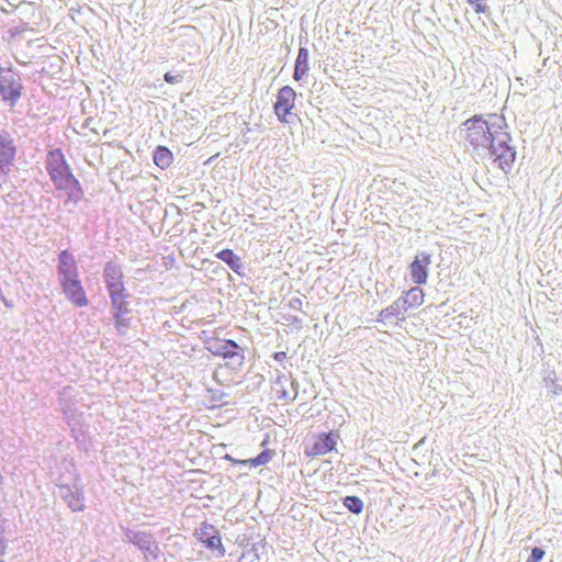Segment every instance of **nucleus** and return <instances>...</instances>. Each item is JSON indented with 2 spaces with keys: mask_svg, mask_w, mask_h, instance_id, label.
<instances>
[{
  "mask_svg": "<svg viewBox=\"0 0 562 562\" xmlns=\"http://www.w3.org/2000/svg\"><path fill=\"white\" fill-rule=\"evenodd\" d=\"M68 475L58 479L57 494L72 512H83L86 508L83 484L72 463L67 464Z\"/></svg>",
  "mask_w": 562,
  "mask_h": 562,
  "instance_id": "obj_3",
  "label": "nucleus"
},
{
  "mask_svg": "<svg viewBox=\"0 0 562 562\" xmlns=\"http://www.w3.org/2000/svg\"><path fill=\"white\" fill-rule=\"evenodd\" d=\"M272 357H273V359L276 361L281 362V361H283L286 358V352H284V351H277V352L273 353Z\"/></svg>",
  "mask_w": 562,
  "mask_h": 562,
  "instance_id": "obj_33",
  "label": "nucleus"
},
{
  "mask_svg": "<svg viewBox=\"0 0 562 562\" xmlns=\"http://www.w3.org/2000/svg\"><path fill=\"white\" fill-rule=\"evenodd\" d=\"M216 258L225 262L236 274L243 277L245 276V267L238 255H236L232 249L226 248L218 251Z\"/></svg>",
  "mask_w": 562,
  "mask_h": 562,
  "instance_id": "obj_16",
  "label": "nucleus"
},
{
  "mask_svg": "<svg viewBox=\"0 0 562 562\" xmlns=\"http://www.w3.org/2000/svg\"><path fill=\"white\" fill-rule=\"evenodd\" d=\"M337 441L333 432L318 434L311 445L305 446V454L307 457H317L326 454L335 449Z\"/></svg>",
  "mask_w": 562,
  "mask_h": 562,
  "instance_id": "obj_14",
  "label": "nucleus"
},
{
  "mask_svg": "<svg viewBox=\"0 0 562 562\" xmlns=\"http://www.w3.org/2000/svg\"><path fill=\"white\" fill-rule=\"evenodd\" d=\"M63 415L68 427L70 428V432L75 441L78 443H83L88 426L85 424L82 412H79L77 408H72Z\"/></svg>",
  "mask_w": 562,
  "mask_h": 562,
  "instance_id": "obj_15",
  "label": "nucleus"
},
{
  "mask_svg": "<svg viewBox=\"0 0 562 562\" xmlns=\"http://www.w3.org/2000/svg\"><path fill=\"white\" fill-rule=\"evenodd\" d=\"M431 263V256L428 252H418L409 265V274L414 283L426 284L428 279V267Z\"/></svg>",
  "mask_w": 562,
  "mask_h": 562,
  "instance_id": "obj_13",
  "label": "nucleus"
},
{
  "mask_svg": "<svg viewBox=\"0 0 562 562\" xmlns=\"http://www.w3.org/2000/svg\"><path fill=\"white\" fill-rule=\"evenodd\" d=\"M66 164L65 155L60 148H55L48 151L46 158V170L48 175L57 169L64 168V165Z\"/></svg>",
  "mask_w": 562,
  "mask_h": 562,
  "instance_id": "obj_21",
  "label": "nucleus"
},
{
  "mask_svg": "<svg viewBox=\"0 0 562 562\" xmlns=\"http://www.w3.org/2000/svg\"><path fill=\"white\" fill-rule=\"evenodd\" d=\"M195 536L205 548L215 551L216 557L222 558L225 555V548L222 544L220 531L211 524L203 522L201 527L195 530Z\"/></svg>",
  "mask_w": 562,
  "mask_h": 562,
  "instance_id": "obj_11",
  "label": "nucleus"
},
{
  "mask_svg": "<svg viewBox=\"0 0 562 562\" xmlns=\"http://www.w3.org/2000/svg\"><path fill=\"white\" fill-rule=\"evenodd\" d=\"M221 397H218V395H214L213 396V400H220Z\"/></svg>",
  "mask_w": 562,
  "mask_h": 562,
  "instance_id": "obj_37",
  "label": "nucleus"
},
{
  "mask_svg": "<svg viewBox=\"0 0 562 562\" xmlns=\"http://www.w3.org/2000/svg\"><path fill=\"white\" fill-rule=\"evenodd\" d=\"M57 402L63 414L69 412L72 408H77V400L74 393V387L70 385L64 386L58 393Z\"/></svg>",
  "mask_w": 562,
  "mask_h": 562,
  "instance_id": "obj_19",
  "label": "nucleus"
},
{
  "mask_svg": "<svg viewBox=\"0 0 562 562\" xmlns=\"http://www.w3.org/2000/svg\"><path fill=\"white\" fill-rule=\"evenodd\" d=\"M473 5H474V11L476 13H485L488 10V7L481 2H476Z\"/></svg>",
  "mask_w": 562,
  "mask_h": 562,
  "instance_id": "obj_31",
  "label": "nucleus"
},
{
  "mask_svg": "<svg viewBox=\"0 0 562 562\" xmlns=\"http://www.w3.org/2000/svg\"><path fill=\"white\" fill-rule=\"evenodd\" d=\"M0 297H1L2 302H3V304H4L7 307H12V306H13L12 302H11V301H9V300H7V299H5V296L1 295Z\"/></svg>",
  "mask_w": 562,
  "mask_h": 562,
  "instance_id": "obj_34",
  "label": "nucleus"
},
{
  "mask_svg": "<svg viewBox=\"0 0 562 562\" xmlns=\"http://www.w3.org/2000/svg\"><path fill=\"white\" fill-rule=\"evenodd\" d=\"M18 154L16 140L13 133L0 130V188L9 180Z\"/></svg>",
  "mask_w": 562,
  "mask_h": 562,
  "instance_id": "obj_5",
  "label": "nucleus"
},
{
  "mask_svg": "<svg viewBox=\"0 0 562 562\" xmlns=\"http://www.w3.org/2000/svg\"><path fill=\"white\" fill-rule=\"evenodd\" d=\"M289 379L285 374H278V376L273 381V390L277 393V398L280 401L290 400V393L285 387Z\"/></svg>",
  "mask_w": 562,
  "mask_h": 562,
  "instance_id": "obj_24",
  "label": "nucleus"
},
{
  "mask_svg": "<svg viewBox=\"0 0 562 562\" xmlns=\"http://www.w3.org/2000/svg\"><path fill=\"white\" fill-rule=\"evenodd\" d=\"M292 322H299V318L296 316L292 317Z\"/></svg>",
  "mask_w": 562,
  "mask_h": 562,
  "instance_id": "obj_36",
  "label": "nucleus"
},
{
  "mask_svg": "<svg viewBox=\"0 0 562 562\" xmlns=\"http://www.w3.org/2000/svg\"><path fill=\"white\" fill-rule=\"evenodd\" d=\"M56 272L58 284L66 299L76 307L87 306L89 300L80 280L78 263L68 249L58 254Z\"/></svg>",
  "mask_w": 562,
  "mask_h": 562,
  "instance_id": "obj_2",
  "label": "nucleus"
},
{
  "mask_svg": "<svg viewBox=\"0 0 562 562\" xmlns=\"http://www.w3.org/2000/svg\"><path fill=\"white\" fill-rule=\"evenodd\" d=\"M124 536L125 541L135 546L143 553L146 561L158 560L160 548L153 533L126 528Z\"/></svg>",
  "mask_w": 562,
  "mask_h": 562,
  "instance_id": "obj_8",
  "label": "nucleus"
},
{
  "mask_svg": "<svg viewBox=\"0 0 562 562\" xmlns=\"http://www.w3.org/2000/svg\"><path fill=\"white\" fill-rule=\"evenodd\" d=\"M542 381L544 387L549 390L553 395L562 394V381H559L557 372L549 367L542 371Z\"/></svg>",
  "mask_w": 562,
  "mask_h": 562,
  "instance_id": "obj_20",
  "label": "nucleus"
},
{
  "mask_svg": "<svg viewBox=\"0 0 562 562\" xmlns=\"http://www.w3.org/2000/svg\"><path fill=\"white\" fill-rule=\"evenodd\" d=\"M102 277L108 293L125 289L123 268L117 261H106L103 266Z\"/></svg>",
  "mask_w": 562,
  "mask_h": 562,
  "instance_id": "obj_12",
  "label": "nucleus"
},
{
  "mask_svg": "<svg viewBox=\"0 0 562 562\" xmlns=\"http://www.w3.org/2000/svg\"><path fill=\"white\" fill-rule=\"evenodd\" d=\"M407 308L420 306L424 303V292L420 288L415 286L406 292L404 296Z\"/></svg>",
  "mask_w": 562,
  "mask_h": 562,
  "instance_id": "obj_23",
  "label": "nucleus"
},
{
  "mask_svg": "<svg viewBox=\"0 0 562 562\" xmlns=\"http://www.w3.org/2000/svg\"><path fill=\"white\" fill-rule=\"evenodd\" d=\"M406 311H408V308L406 306V302L404 301V296H400L391 305H389L387 307L383 308L380 312L376 321L378 322L389 321L393 317L398 316L401 313L406 312Z\"/></svg>",
  "mask_w": 562,
  "mask_h": 562,
  "instance_id": "obj_18",
  "label": "nucleus"
},
{
  "mask_svg": "<svg viewBox=\"0 0 562 562\" xmlns=\"http://www.w3.org/2000/svg\"><path fill=\"white\" fill-rule=\"evenodd\" d=\"M213 356L224 359H238V364L244 362L245 356L243 348L233 339H215L209 342L206 348Z\"/></svg>",
  "mask_w": 562,
  "mask_h": 562,
  "instance_id": "obj_10",
  "label": "nucleus"
},
{
  "mask_svg": "<svg viewBox=\"0 0 562 562\" xmlns=\"http://www.w3.org/2000/svg\"><path fill=\"white\" fill-rule=\"evenodd\" d=\"M506 128L504 116H495V121L488 123L482 115H473L461 124V131L465 132L464 139L473 150L493 158V162L508 175L516 160V150L510 145L512 135Z\"/></svg>",
  "mask_w": 562,
  "mask_h": 562,
  "instance_id": "obj_1",
  "label": "nucleus"
},
{
  "mask_svg": "<svg viewBox=\"0 0 562 562\" xmlns=\"http://www.w3.org/2000/svg\"><path fill=\"white\" fill-rule=\"evenodd\" d=\"M153 160L160 169L168 168L173 161V154L166 146H157L153 154Z\"/></svg>",
  "mask_w": 562,
  "mask_h": 562,
  "instance_id": "obj_22",
  "label": "nucleus"
},
{
  "mask_svg": "<svg viewBox=\"0 0 562 562\" xmlns=\"http://www.w3.org/2000/svg\"><path fill=\"white\" fill-rule=\"evenodd\" d=\"M8 547L7 538L5 536L0 537V558L5 554V550Z\"/></svg>",
  "mask_w": 562,
  "mask_h": 562,
  "instance_id": "obj_32",
  "label": "nucleus"
},
{
  "mask_svg": "<svg viewBox=\"0 0 562 562\" xmlns=\"http://www.w3.org/2000/svg\"><path fill=\"white\" fill-rule=\"evenodd\" d=\"M481 1H482V0H467V2H468L469 4H471V5H472V4H474V3H476V2H481Z\"/></svg>",
  "mask_w": 562,
  "mask_h": 562,
  "instance_id": "obj_35",
  "label": "nucleus"
},
{
  "mask_svg": "<svg viewBox=\"0 0 562 562\" xmlns=\"http://www.w3.org/2000/svg\"><path fill=\"white\" fill-rule=\"evenodd\" d=\"M273 451L270 449L262 450L258 456L251 458L244 463H249L251 467L257 468L259 465L267 464L272 458Z\"/></svg>",
  "mask_w": 562,
  "mask_h": 562,
  "instance_id": "obj_26",
  "label": "nucleus"
},
{
  "mask_svg": "<svg viewBox=\"0 0 562 562\" xmlns=\"http://www.w3.org/2000/svg\"><path fill=\"white\" fill-rule=\"evenodd\" d=\"M23 85L19 72L14 71L12 66H0V97L3 102L14 106L21 99Z\"/></svg>",
  "mask_w": 562,
  "mask_h": 562,
  "instance_id": "obj_7",
  "label": "nucleus"
},
{
  "mask_svg": "<svg viewBox=\"0 0 562 562\" xmlns=\"http://www.w3.org/2000/svg\"><path fill=\"white\" fill-rule=\"evenodd\" d=\"M344 506L352 514L359 515L363 510V502L360 497L348 495L342 498Z\"/></svg>",
  "mask_w": 562,
  "mask_h": 562,
  "instance_id": "obj_25",
  "label": "nucleus"
},
{
  "mask_svg": "<svg viewBox=\"0 0 562 562\" xmlns=\"http://www.w3.org/2000/svg\"><path fill=\"white\" fill-rule=\"evenodd\" d=\"M295 99L296 92L292 87L283 86L279 89L273 111L280 122L292 124L297 119V115L292 112Z\"/></svg>",
  "mask_w": 562,
  "mask_h": 562,
  "instance_id": "obj_9",
  "label": "nucleus"
},
{
  "mask_svg": "<svg viewBox=\"0 0 562 562\" xmlns=\"http://www.w3.org/2000/svg\"><path fill=\"white\" fill-rule=\"evenodd\" d=\"M291 387L293 390V395H290L289 401H294L299 396V382L296 380H291Z\"/></svg>",
  "mask_w": 562,
  "mask_h": 562,
  "instance_id": "obj_30",
  "label": "nucleus"
},
{
  "mask_svg": "<svg viewBox=\"0 0 562 562\" xmlns=\"http://www.w3.org/2000/svg\"><path fill=\"white\" fill-rule=\"evenodd\" d=\"M544 554L546 553L542 548L535 547L531 549V552L526 562H540L543 559Z\"/></svg>",
  "mask_w": 562,
  "mask_h": 562,
  "instance_id": "obj_27",
  "label": "nucleus"
},
{
  "mask_svg": "<svg viewBox=\"0 0 562 562\" xmlns=\"http://www.w3.org/2000/svg\"><path fill=\"white\" fill-rule=\"evenodd\" d=\"M289 307L293 311H302L303 307V301L300 297H292L289 301Z\"/></svg>",
  "mask_w": 562,
  "mask_h": 562,
  "instance_id": "obj_29",
  "label": "nucleus"
},
{
  "mask_svg": "<svg viewBox=\"0 0 562 562\" xmlns=\"http://www.w3.org/2000/svg\"><path fill=\"white\" fill-rule=\"evenodd\" d=\"M57 190L67 192V200L77 204L83 198V190L79 180L72 175L68 164L49 175Z\"/></svg>",
  "mask_w": 562,
  "mask_h": 562,
  "instance_id": "obj_6",
  "label": "nucleus"
},
{
  "mask_svg": "<svg viewBox=\"0 0 562 562\" xmlns=\"http://www.w3.org/2000/svg\"><path fill=\"white\" fill-rule=\"evenodd\" d=\"M110 297L111 314L114 319L115 329L120 335H125L131 327L132 310L130 307L131 294L126 288L108 293Z\"/></svg>",
  "mask_w": 562,
  "mask_h": 562,
  "instance_id": "obj_4",
  "label": "nucleus"
},
{
  "mask_svg": "<svg viewBox=\"0 0 562 562\" xmlns=\"http://www.w3.org/2000/svg\"><path fill=\"white\" fill-rule=\"evenodd\" d=\"M164 79L170 85H176L182 81L183 76L181 74L173 75L172 72L168 71L165 74Z\"/></svg>",
  "mask_w": 562,
  "mask_h": 562,
  "instance_id": "obj_28",
  "label": "nucleus"
},
{
  "mask_svg": "<svg viewBox=\"0 0 562 562\" xmlns=\"http://www.w3.org/2000/svg\"><path fill=\"white\" fill-rule=\"evenodd\" d=\"M308 49L304 46H300L294 64V80L300 81L308 72Z\"/></svg>",
  "mask_w": 562,
  "mask_h": 562,
  "instance_id": "obj_17",
  "label": "nucleus"
}]
</instances>
